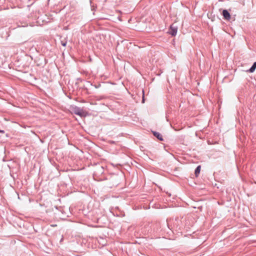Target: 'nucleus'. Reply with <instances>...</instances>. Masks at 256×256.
Masks as SVG:
<instances>
[{"label":"nucleus","mask_w":256,"mask_h":256,"mask_svg":"<svg viewBox=\"0 0 256 256\" xmlns=\"http://www.w3.org/2000/svg\"><path fill=\"white\" fill-rule=\"evenodd\" d=\"M72 110L74 114L80 116H86V112L83 109L78 106H74Z\"/></svg>","instance_id":"obj_1"},{"label":"nucleus","mask_w":256,"mask_h":256,"mask_svg":"<svg viewBox=\"0 0 256 256\" xmlns=\"http://www.w3.org/2000/svg\"><path fill=\"white\" fill-rule=\"evenodd\" d=\"M178 28L177 26H174V24L171 25L169 34L172 36H176L177 33Z\"/></svg>","instance_id":"obj_2"},{"label":"nucleus","mask_w":256,"mask_h":256,"mask_svg":"<svg viewBox=\"0 0 256 256\" xmlns=\"http://www.w3.org/2000/svg\"><path fill=\"white\" fill-rule=\"evenodd\" d=\"M222 15L225 20H229L230 18V15L226 10H223Z\"/></svg>","instance_id":"obj_3"},{"label":"nucleus","mask_w":256,"mask_h":256,"mask_svg":"<svg viewBox=\"0 0 256 256\" xmlns=\"http://www.w3.org/2000/svg\"><path fill=\"white\" fill-rule=\"evenodd\" d=\"M154 135L159 140L162 141L163 140L162 136L158 132H153Z\"/></svg>","instance_id":"obj_4"},{"label":"nucleus","mask_w":256,"mask_h":256,"mask_svg":"<svg viewBox=\"0 0 256 256\" xmlns=\"http://www.w3.org/2000/svg\"><path fill=\"white\" fill-rule=\"evenodd\" d=\"M256 68V62H254L252 67L248 70L250 72H253Z\"/></svg>","instance_id":"obj_5"},{"label":"nucleus","mask_w":256,"mask_h":256,"mask_svg":"<svg viewBox=\"0 0 256 256\" xmlns=\"http://www.w3.org/2000/svg\"><path fill=\"white\" fill-rule=\"evenodd\" d=\"M200 166H197V168L195 170V172H194L196 176H198V174H200Z\"/></svg>","instance_id":"obj_6"},{"label":"nucleus","mask_w":256,"mask_h":256,"mask_svg":"<svg viewBox=\"0 0 256 256\" xmlns=\"http://www.w3.org/2000/svg\"><path fill=\"white\" fill-rule=\"evenodd\" d=\"M66 42H62V44L63 46H66Z\"/></svg>","instance_id":"obj_7"},{"label":"nucleus","mask_w":256,"mask_h":256,"mask_svg":"<svg viewBox=\"0 0 256 256\" xmlns=\"http://www.w3.org/2000/svg\"><path fill=\"white\" fill-rule=\"evenodd\" d=\"M0 132H2V133H4V130H0Z\"/></svg>","instance_id":"obj_8"},{"label":"nucleus","mask_w":256,"mask_h":256,"mask_svg":"<svg viewBox=\"0 0 256 256\" xmlns=\"http://www.w3.org/2000/svg\"><path fill=\"white\" fill-rule=\"evenodd\" d=\"M56 225H55V224H54V225H52V226H56Z\"/></svg>","instance_id":"obj_9"}]
</instances>
